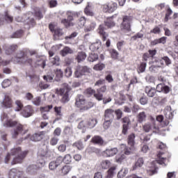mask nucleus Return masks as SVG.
<instances>
[{
  "mask_svg": "<svg viewBox=\"0 0 178 178\" xmlns=\"http://www.w3.org/2000/svg\"><path fill=\"white\" fill-rule=\"evenodd\" d=\"M29 155V150L22 151V147H18L11 149L10 153L7 154L5 158V163H8L10 161V156H15L11 162V165H17V163H23V161L26 159V156Z\"/></svg>",
  "mask_w": 178,
  "mask_h": 178,
  "instance_id": "obj_1",
  "label": "nucleus"
},
{
  "mask_svg": "<svg viewBox=\"0 0 178 178\" xmlns=\"http://www.w3.org/2000/svg\"><path fill=\"white\" fill-rule=\"evenodd\" d=\"M75 106L79 108V112H85V111L91 109L94 106V103L86 102L83 95H78L75 99Z\"/></svg>",
  "mask_w": 178,
  "mask_h": 178,
  "instance_id": "obj_2",
  "label": "nucleus"
},
{
  "mask_svg": "<svg viewBox=\"0 0 178 178\" xmlns=\"http://www.w3.org/2000/svg\"><path fill=\"white\" fill-rule=\"evenodd\" d=\"M12 62L19 63V65H24L25 66H33V58L27 57V54L23 51L17 54V56L12 58Z\"/></svg>",
  "mask_w": 178,
  "mask_h": 178,
  "instance_id": "obj_3",
  "label": "nucleus"
},
{
  "mask_svg": "<svg viewBox=\"0 0 178 178\" xmlns=\"http://www.w3.org/2000/svg\"><path fill=\"white\" fill-rule=\"evenodd\" d=\"M164 115L166 118L165 120H163V115H159L156 118V120L161 123L162 127H166V126H169V120L173 119V113L170 111V107L168 106L164 110Z\"/></svg>",
  "mask_w": 178,
  "mask_h": 178,
  "instance_id": "obj_4",
  "label": "nucleus"
},
{
  "mask_svg": "<svg viewBox=\"0 0 178 178\" xmlns=\"http://www.w3.org/2000/svg\"><path fill=\"white\" fill-rule=\"evenodd\" d=\"M27 131H29V129L26 128V125L17 123L12 133L13 138H17L19 134L24 136V134H26Z\"/></svg>",
  "mask_w": 178,
  "mask_h": 178,
  "instance_id": "obj_5",
  "label": "nucleus"
},
{
  "mask_svg": "<svg viewBox=\"0 0 178 178\" xmlns=\"http://www.w3.org/2000/svg\"><path fill=\"white\" fill-rule=\"evenodd\" d=\"M49 30H50L51 33H53V35L56 40H59V37H62L65 34L63 29L56 28V24L54 23H50L49 24Z\"/></svg>",
  "mask_w": 178,
  "mask_h": 178,
  "instance_id": "obj_6",
  "label": "nucleus"
},
{
  "mask_svg": "<svg viewBox=\"0 0 178 178\" xmlns=\"http://www.w3.org/2000/svg\"><path fill=\"white\" fill-rule=\"evenodd\" d=\"M133 21V17L130 15H124L122 17V22L121 24L122 30L125 31H131V22Z\"/></svg>",
  "mask_w": 178,
  "mask_h": 178,
  "instance_id": "obj_7",
  "label": "nucleus"
},
{
  "mask_svg": "<svg viewBox=\"0 0 178 178\" xmlns=\"http://www.w3.org/2000/svg\"><path fill=\"white\" fill-rule=\"evenodd\" d=\"M88 73H91V68L87 66L77 65L75 69L74 76L79 79V77H81V76H84Z\"/></svg>",
  "mask_w": 178,
  "mask_h": 178,
  "instance_id": "obj_8",
  "label": "nucleus"
},
{
  "mask_svg": "<svg viewBox=\"0 0 178 178\" xmlns=\"http://www.w3.org/2000/svg\"><path fill=\"white\" fill-rule=\"evenodd\" d=\"M118 9V3L110 1L102 6V10L104 13H113Z\"/></svg>",
  "mask_w": 178,
  "mask_h": 178,
  "instance_id": "obj_9",
  "label": "nucleus"
},
{
  "mask_svg": "<svg viewBox=\"0 0 178 178\" xmlns=\"http://www.w3.org/2000/svg\"><path fill=\"white\" fill-rule=\"evenodd\" d=\"M1 106L6 109L13 108V100L12 97L8 94L5 95L4 98L1 102Z\"/></svg>",
  "mask_w": 178,
  "mask_h": 178,
  "instance_id": "obj_10",
  "label": "nucleus"
},
{
  "mask_svg": "<svg viewBox=\"0 0 178 178\" xmlns=\"http://www.w3.org/2000/svg\"><path fill=\"white\" fill-rule=\"evenodd\" d=\"M69 89L67 88H61L58 91V94L63 97L61 98V102L63 104H66V102H69Z\"/></svg>",
  "mask_w": 178,
  "mask_h": 178,
  "instance_id": "obj_11",
  "label": "nucleus"
},
{
  "mask_svg": "<svg viewBox=\"0 0 178 178\" xmlns=\"http://www.w3.org/2000/svg\"><path fill=\"white\" fill-rule=\"evenodd\" d=\"M118 152V147L108 148L102 152V156L104 158H111V156H115Z\"/></svg>",
  "mask_w": 178,
  "mask_h": 178,
  "instance_id": "obj_12",
  "label": "nucleus"
},
{
  "mask_svg": "<svg viewBox=\"0 0 178 178\" xmlns=\"http://www.w3.org/2000/svg\"><path fill=\"white\" fill-rule=\"evenodd\" d=\"M107 90L106 85L97 89V92L95 94V98H96L97 101H102V99H104V95L102 93L106 92Z\"/></svg>",
  "mask_w": 178,
  "mask_h": 178,
  "instance_id": "obj_13",
  "label": "nucleus"
},
{
  "mask_svg": "<svg viewBox=\"0 0 178 178\" xmlns=\"http://www.w3.org/2000/svg\"><path fill=\"white\" fill-rule=\"evenodd\" d=\"M23 172L19 171L16 168H12L8 172L9 178H22Z\"/></svg>",
  "mask_w": 178,
  "mask_h": 178,
  "instance_id": "obj_14",
  "label": "nucleus"
},
{
  "mask_svg": "<svg viewBox=\"0 0 178 178\" xmlns=\"http://www.w3.org/2000/svg\"><path fill=\"white\" fill-rule=\"evenodd\" d=\"M143 129L145 133H149V131L156 130V125L155 124V122H147L143 125Z\"/></svg>",
  "mask_w": 178,
  "mask_h": 178,
  "instance_id": "obj_15",
  "label": "nucleus"
},
{
  "mask_svg": "<svg viewBox=\"0 0 178 178\" xmlns=\"http://www.w3.org/2000/svg\"><path fill=\"white\" fill-rule=\"evenodd\" d=\"M33 15L35 16V17H36V19H38V20H41V19L44 17L43 13H45V9L42 8H40L38 7H35L33 8Z\"/></svg>",
  "mask_w": 178,
  "mask_h": 178,
  "instance_id": "obj_16",
  "label": "nucleus"
},
{
  "mask_svg": "<svg viewBox=\"0 0 178 178\" xmlns=\"http://www.w3.org/2000/svg\"><path fill=\"white\" fill-rule=\"evenodd\" d=\"M60 165H62L61 160H60L59 156H58L56 160L52 161L49 163V169L50 170H56Z\"/></svg>",
  "mask_w": 178,
  "mask_h": 178,
  "instance_id": "obj_17",
  "label": "nucleus"
},
{
  "mask_svg": "<svg viewBox=\"0 0 178 178\" xmlns=\"http://www.w3.org/2000/svg\"><path fill=\"white\" fill-rule=\"evenodd\" d=\"M54 112L55 116H56V118L54 121V123H55V122H58V120H60V119H62V116H63V113H62V106H56L54 108Z\"/></svg>",
  "mask_w": 178,
  "mask_h": 178,
  "instance_id": "obj_18",
  "label": "nucleus"
},
{
  "mask_svg": "<svg viewBox=\"0 0 178 178\" xmlns=\"http://www.w3.org/2000/svg\"><path fill=\"white\" fill-rule=\"evenodd\" d=\"M115 111L112 108H107L104 111V120H113Z\"/></svg>",
  "mask_w": 178,
  "mask_h": 178,
  "instance_id": "obj_19",
  "label": "nucleus"
},
{
  "mask_svg": "<svg viewBox=\"0 0 178 178\" xmlns=\"http://www.w3.org/2000/svg\"><path fill=\"white\" fill-rule=\"evenodd\" d=\"M87 25L84 28L85 33H90L97 27V23L92 20H87Z\"/></svg>",
  "mask_w": 178,
  "mask_h": 178,
  "instance_id": "obj_20",
  "label": "nucleus"
},
{
  "mask_svg": "<svg viewBox=\"0 0 178 178\" xmlns=\"http://www.w3.org/2000/svg\"><path fill=\"white\" fill-rule=\"evenodd\" d=\"M156 55V49H149L148 53H145L143 55L142 59L143 60H145V62H147L148 59L149 58H154Z\"/></svg>",
  "mask_w": 178,
  "mask_h": 178,
  "instance_id": "obj_21",
  "label": "nucleus"
},
{
  "mask_svg": "<svg viewBox=\"0 0 178 178\" xmlns=\"http://www.w3.org/2000/svg\"><path fill=\"white\" fill-rule=\"evenodd\" d=\"M132 151H134V147L121 145V153L124 154V155H130Z\"/></svg>",
  "mask_w": 178,
  "mask_h": 178,
  "instance_id": "obj_22",
  "label": "nucleus"
},
{
  "mask_svg": "<svg viewBox=\"0 0 178 178\" xmlns=\"http://www.w3.org/2000/svg\"><path fill=\"white\" fill-rule=\"evenodd\" d=\"M97 31L102 41H106V37H108V33L105 32V26H104V25H99Z\"/></svg>",
  "mask_w": 178,
  "mask_h": 178,
  "instance_id": "obj_23",
  "label": "nucleus"
},
{
  "mask_svg": "<svg viewBox=\"0 0 178 178\" xmlns=\"http://www.w3.org/2000/svg\"><path fill=\"white\" fill-rule=\"evenodd\" d=\"M86 23H87V18H86L84 16H82L79 17L76 22L75 26L77 29H83V27L86 26Z\"/></svg>",
  "mask_w": 178,
  "mask_h": 178,
  "instance_id": "obj_24",
  "label": "nucleus"
},
{
  "mask_svg": "<svg viewBox=\"0 0 178 178\" xmlns=\"http://www.w3.org/2000/svg\"><path fill=\"white\" fill-rule=\"evenodd\" d=\"M90 142L92 144H96L97 145H104L105 141L100 136H95L92 138Z\"/></svg>",
  "mask_w": 178,
  "mask_h": 178,
  "instance_id": "obj_25",
  "label": "nucleus"
},
{
  "mask_svg": "<svg viewBox=\"0 0 178 178\" xmlns=\"http://www.w3.org/2000/svg\"><path fill=\"white\" fill-rule=\"evenodd\" d=\"M33 113H34V109L31 106H27L22 112V115L24 118H30V116L33 115Z\"/></svg>",
  "mask_w": 178,
  "mask_h": 178,
  "instance_id": "obj_26",
  "label": "nucleus"
},
{
  "mask_svg": "<svg viewBox=\"0 0 178 178\" xmlns=\"http://www.w3.org/2000/svg\"><path fill=\"white\" fill-rule=\"evenodd\" d=\"M127 144L128 145H129V147H134V145H136V134H134V133L130 134L128 136H127Z\"/></svg>",
  "mask_w": 178,
  "mask_h": 178,
  "instance_id": "obj_27",
  "label": "nucleus"
},
{
  "mask_svg": "<svg viewBox=\"0 0 178 178\" xmlns=\"http://www.w3.org/2000/svg\"><path fill=\"white\" fill-rule=\"evenodd\" d=\"M166 40L168 38L163 36L159 39H155L150 42V45L152 47H155V45H158V44H166Z\"/></svg>",
  "mask_w": 178,
  "mask_h": 178,
  "instance_id": "obj_28",
  "label": "nucleus"
},
{
  "mask_svg": "<svg viewBox=\"0 0 178 178\" xmlns=\"http://www.w3.org/2000/svg\"><path fill=\"white\" fill-rule=\"evenodd\" d=\"M58 159L61 161V163H65L66 165H69L70 162H72V156L69 154L65 155V156H59Z\"/></svg>",
  "mask_w": 178,
  "mask_h": 178,
  "instance_id": "obj_29",
  "label": "nucleus"
},
{
  "mask_svg": "<svg viewBox=\"0 0 178 178\" xmlns=\"http://www.w3.org/2000/svg\"><path fill=\"white\" fill-rule=\"evenodd\" d=\"M145 93L148 97H152L156 94V89L151 86H146L145 88Z\"/></svg>",
  "mask_w": 178,
  "mask_h": 178,
  "instance_id": "obj_30",
  "label": "nucleus"
},
{
  "mask_svg": "<svg viewBox=\"0 0 178 178\" xmlns=\"http://www.w3.org/2000/svg\"><path fill=\"white\" fill-rule=\"evenodd\" d=\"M87 58V54L84 51H79L75 59L77 60L78 63H81V62H84L86 58Z\"/></svg>",
  "mask_w": 178,
  "mask_h": 178,
  "instance_id": "obj_31",
  "label": "nucleus"
},
{
  "mask_svg": "<svg viewBox=\"0 0 178 178\" xmlns=\"http://www.w3.org/2000/svg\"><path fill=\"white\" fill-rule=\"evenodd\" d=\"M147 67V61L143 60L138 65L137 72L138 73H144L145 72V69Z\"/></svg>",
  "mask_w": 178,
  "mask_h": 178,
  "instance_id": "obj_32",
  "label": "nucleus"
},
{
  "mask_svg": "<svg viewBox=\"0 0 178 178\" xmlns=\"http://www.w3.org/2000/svg\"><path fill=\"white\" fill-rule=\"evenodd\" d=\"M72 170V166L65 165L61 168V169L59 170L60 175L62 176H65V175H67L69 172Z\"/></svg>",
  "mask_w": 178,
  "mask_h": 178,
  "instance_id": "obj_33",
  "label": "nucleus"
},
{
  "mask_svg": "<svg viewBox=\"0 0 178 178\" xmlns=\"http://www.w3.org/2000/svg\"><path fill=\"white\" fill-rule=\"evenodd\" d=\"M73 54V49H72L69 47H65L60 51V55L61 56H66V55H69Z\"/></svg>",
  "mask_w": 178,
  "mask_h": 178,
  "instance_id": "obj_34",
  "label": "nucleus"
},
{
  "mask_svg": "<svg viewBox=\"0 0 178 178\" xmlns=\"http://www.w3.org/2000/svg\"><path fill=\"white\" fill-rule=\"evenodd\" d=\"M113 19V17H110L107 18L106 22H104V24L108 29H112V27H115V24Z\"/></svg>",
  "mask_w": 178,
  "mask_h": 178,
  "instance_id": "obj_35",
  "label": "nucleus"
},
{
  "mask_svg": "<svg viewBox=\"0 0 178 178\" xmlns=\"http://www.w3.org/2000/svg\"><path fill=\"white\" fill-rule=\"evenodd\" d=\"M43 138H44V135L41 132L34 134L31 137V140H32V141H41V140H42Z\"/></svg>",
  "mask_w": 178,
  "mask_h": 178,
  "instance_id": "obj_36",
  "label": "nucleus"
},
{
  "mask_svg": "<svg viewBox=\"0 0 178 178\" xmlns=\"http://www.w3.org/2000/svg\"><path fill=\"white\" fill-rule=\"evenodd\" d=\"M163 154H165L163 152H159L157 154L158 159L156 160V162L157 163H159V165H163L165 161H166V157H162Z\"/></svg>",
  "mask_w": 178,
  "mask_h": 178,
  "instance_id": "obj_37",
  "label": "nucleus"
},
{
  "mask_svg": "<svg viewBox=\"0 0 178 178\" xmlns=\"http://www.w3.org/2000/svg\"><path fill=\"white\" fill-rule=\"evenodd\" d=\"M146 119L147 115L144 111L139 113L138 115H137V120L138 123H143V122H145Z\"/></svg>",
  "mask_w": 178,
  "mask_h": 178,
  "instance_id": "obj_38",
  "label": "nucleus"
},
{
  "mask_svg": "<svg viewBox=\"0 0 178 178\" xmlns=\"http://www.w3.org/2000/svg\"><path fill=\"white\" fill-rule=\"evenodd\" d=\"M124 159H126V155L122 152L115 156V162L117 163H122Z\"/></svg>",
  "mask_w": 178,
  "mask_h": 178,
  "instance_id": "obj_39",
  "label": "nucleus"
},
{
  "mask_svg": "<svg viewBox=\"0 0 178 178\" xmlns=\"http://www.w3.org/2000/svg\"><path fill=\"white\" fill-rule=\"evenodd\" d=\"M17 124V121H14L13 120H8L6 123L3 124V126H5V127H16Z\"/></svg>",
  "mask_w": 178,
  "mask_h": 178,
  "instance_id": "obj_40",
  "label": "nucleus"
},
{
  "mask_svg": "<svg viewBox=\"0 0 178 178\" xmlns=\"http://www.w3.org/2000/svg\"><path fill=\"white\" fill-rule=\"evenodd\" d=\"M144 165V159L139 158L137 161L135 163V165L133 167V170H136L137 168H141Z\"/></svg>",
  "mask_w": 178,
  "mask_h": 178,
  "instance_id": "obj_41",
  "label": "nucleus"
},
{
  "mask_svg": "<svg viewBox=\"0 0 178 178\" xmlns=\"http://www.w3.org/2000/svg\"><path fill=\"white\" fill-rule=\"evenodd\" d=\"M108 52L112 58V59H118L119 58V52L115 49H108Z\"/></svg>",
  "mask_w": 178,
  "mask_h": 178,
  "instance_id": "obj_42",
  "label": "nucleus"
},
{
  "mask_svg": "<svg viewBox=\"0 0 178 178\" xmlns=\"http://www.w3.org/2000/svg\"><path fill=\"white\" fill-rule=\"evenodd\" d=\"M16 49H17V44H13L6 50V55H10L11 54H13Z\"/></svg>",
  "mask_w": 178,
  "mask_h": 178,
  "instance_id": "obj_43",
  "label": "nucleus"
},
{
  "mask_svg": "<svg viewBox=\"0 0 178 178\" xmlns=\"http://www.w3.org/2000/svg\"><path fill=\"white\" fill-rule=\"evenodd\" d=\"M24 33L23 30H18L11 35L10 38H21V37H23Z\"/></svg>",
  "mask_w": 178,
  "mask_h": 178,
  "instance_id": "obj_44",
  "label": "nucleus"
},
{
  "mask_svg": "<svg viewBox=\"0 0 178 178\" xmlns=\"http://www.w3.org/2000/svg\"><path fill=\"white\" fill-rule=\"evenodd\" d=\"M98 54L95 53H92L88 57V62H95L98 59Z\"/></svg>",
  "mask_w": 178,
  "mask_h": 178,
  "instance_id": "obj_45",
  "label": "nucleus"
},
{
  "mask_svg": "<svg viewBox=\"0 0 178 178\" xmlns=\"http://www.w3.org/2000/svg\"><path fill=\"white\" fill-rule=\"evenodd\" d=\"M115 170H116V167H111L107 171V175L106 178H112L113 175H115Z\"/></svg>",
  "mask_w": 178,
  "mask_h": 178,
  "instance_id": "obj_46",
  "label": "nucleus"
},
{
  "mask_svg": "<svg viewBox=\"0 0 178 178\" xmlns=\"http://www.w3.org/2000/svg\"><path fill=\"white\" fill-rule=\"evenodd\" d=\"M61 23L65 26V27H66V29H67V27L74 26V24L69 21L67 19H63L61 20Z\"/></svg>",
  "mask_w": 178,
  "mask_h": 178,
  "instance_id": "obj_47",
  "label": "nucleus"
},
{
  "mask_svg": "<svg viewBox=\"0 0 178 178\" xmlns=\"http://www.w3.org/2000/svg\"><path fill=\"white\" fill-rule=\"evenodd\" d=\"M129 173V170L126 168H122L121 170L118 173V178H123L126 175Z\"/></svg>",
  "mask_w": 178,
  "mask_h": 178,
  "instance_id": "obj_48",
  "label": "nucleus"
},
{
  "mask_svg": "<svg viewBox=\"0 0 178 178\" xmlns=\"http://www.w3.org/2000/svg\"><path fill=\"white\" fill-rule=\"evenodd\" d=\"M105 69V64L99 63L94 65L93 70L97 71L104 70Z\"/></svg>",
  "mask_w": 178,
  "mask_h": 178,
  "instance_id": "obj_49",
  "label": "nucleus"
},
{
  "mask_svg": "<svg viewBox=\"0 0 178 178\" xmlns=\"http://www.w3.org/2000/svg\"><path fill=\"white\" fill-rule=\"evenodd\" d=\"M173 13V11L170 8H168L166 10L165 16L164 18V22H168L169 19H170V15Z\"/></svg>",
  "mask_w": 178,
  "mask_h": 178,
  "instance_id": "obj_50",
  "label": "nucleus"
},
{
  "mask_svg": "<svg viewBox=\"0 0 178 178\" xmlns=\"http://www.w3.org/2000/svg\"><path fill=\"white\" fill-rule=\"evenodd\" d=\"M101 166L102 169H109L111 166V161L109 160H104L102 161Z\"/></svg>",
  "mask_w": 178,
  "mask_h": 178,
  "instance_id": "obj_51",
  "label": "nucleus"
},
{
  "mask_svg": "<svg viewBox=\"0 0 178 178\" xmlns=\"http://www.w3.org/2000/svg\"><path fill=\"white\" fill-rule=\"evenodd\" d=\"M4 19L7 23H12L13 22V17L10 16L8 11L5 12Z\"/></svg>",
  "mask_w": 178,
  "mask_h": 178,
  "instance_id": "obj_52",
  "label": "nucleus"
},
{
  "mask_svg": "<svg viewBox=\"0 0 178 178\" xmlns=\"http://www.w3.org/2000/svg\"><path fill=\"white\" fill-rule=\"evenodd\" d=\"M73 147H75V148H77V149H79V151H81V149H83L84 148V145H83V142L79 140L73 144Z\"/></svg>",
  "mask_w": 178,
  "mask_h": 178,
  "instance_id": "obj_53",
  "label": "nucleus"
},
{
  "mask_svg": "<svg viewBox=\"0 0 178 178\" xmlns=\"http://www.w3.org/2000/svg\"><path fill=\"white\" fill-rule=\"evenodd\" d=\"M85 94H86L87 95H93L94 97H95V90L91 88H88L85 90Z\"/></svg>",
  "mask_w": 178,
  "mask_h": 178,
  "instance_id": "obj_54",
  "label": "nucleus"
},
{
  "mask_svg": "<svg viewBox=\"0 0 178 178\" xmlns=\"http://www.w3.org/2000/svg\"><path fill=\"white\" fill-rule=\"evenodd\" d=\"M10 84H12V81H10V80L5 79L2 82L1 86H2L3 88H8V87H9L10 86Z\"/></svg>",
  "mask_w": 178,
  "mask_h": 178,
  "instance_id": "obj_55",
  "label": "nucleus"
},
{
  "mask_svg": "<svg viewBox=\"0 0 178 178\" xmlns=\"http://www.w3.org/2000/svg\"><path fill=\"white\" fill-rule=\"evenodd\" d=\"M52 108H54V106L51 105H49V106H46L44 107H41L40 108V112L43 113V112H49V111H51V109H52Z\"/></svg>",
  "mask_w": 178,
  "mask_h": 178,
  "instance_id": "obj_56",
  "label": "nucleus"
},
{
  "mask_svg": "<svg viewBox=\"0 0 178 178\" xmlns=\"http://www.w3.org/2000/svg\"><path fill=\"white\" fill-rule=\"evenodd\" d=\"M39 66H41L42 69L45 68V66L47 65V58H41L38 61Z\"/></svg>",
  "mask_w": 178,
  "mask_h": 178,
  "instance_id": "obj_57",
  "label": "nucleus"
},
{
  "mask_svg": "<svg viewBox=\"0 0 178 178\" xmlns=\"http://www.w3.org/2000/svg\"><path fill=\"white\" fill-rule=\"evenodd\" d=\"M54 73L57 79H60L63 76V72H62V70L60 69H56V70H54Z\"/></svg>",
  "mask_w": 178,
  "mask_h": 178,
  "instance_id": "obj_58",
  "label": "nucleus"
},
{
  "mask_svg": "<svg viewBox=\"0 0 178 178\" xmlns=\"http://www.w3.org/2000/svg\"><path fill=\"white\" fill-rule=\"evenodd\" d=\"M95 124H97V120L94 119H90L88 120V126L90 129H92V127H95Z\"/></svg>",
  "mask_w": 178,
  "mask_h": 178,
  "instance_id": "obj_59",
  "label": "nucleus"
},
{
  "mask_svg": "<svg viewBox=\"0 0 178 178\" xmlns=\"http://www.w3.org/2000/svg\"><path fill=\"white\" fill-rule=\"evenodd\" d=\"M151 34H161V28L159 26H156L153 29L150 31Z\"/></svg>",
  "mask_w": 178,
  "mask_h": 178,
  "instance_id": "obj_60",
  "label": "nucleus"
},
{
  "mask_svg": "<svg viewBox=\"0 0 178 178\" xmlns=\"http://www.w3.org/2000/svg\"><path fill=\"white\" fill-rule=\"evenodd\" d=\"M122 134L126 136L129 131V125L128 124H122Z\"/></svg>",
  "mask_w": 178,
  "mask_h": 178,
  "instance_id": "obj_61",
  "label": "nucleus"
},
{
  "mask_svg": "<svg viewBox=\"0 0 178 178\" xmlns=\"http://www.w3.org/2000/svg\"><path fill=\"white\" fill-rule=\"evenodd\" d=\"M60 60V59L59 58V56H56L55 57L50 59V60L53 65H59Z\"/></svg>",
  "mask_w": 178,
  "mask_h": 178,
  "instance_id": "obj_62",
  "label": "nucleus"
},
{
  "mask_svg": "<svg viewBox=\"0 0 178 178\" xmlns=\"http://www.w3.org/2000/svg\"><path fill=\"white\" fill-rule=\"evenodd\" d=\"M58 141H59V139L56 136L52 137L50 140V145H56Z\"/></svg>",
  "mask_w": 178,
  "mask_h": 178,
  "instance_id": "obj_63",
  "label": "nucleus"
},
{
  "mask_svg": "<svg viewBox=\"0 0 178 178\" xmlns=\"http://www.w3.org/2000/svg\"><path fill=\"white\" fill-rule=\"evenodd\" d=\"M124 44H126V42H124V40L119 41L117 43V49H118V51H122V48L123 45H124Z\"/></svg>",
  "mask_w": 178,
  "mask_h": 178,
  "instance_id": "obj_64",
  "label": "nucleus"
}]
</instances>
